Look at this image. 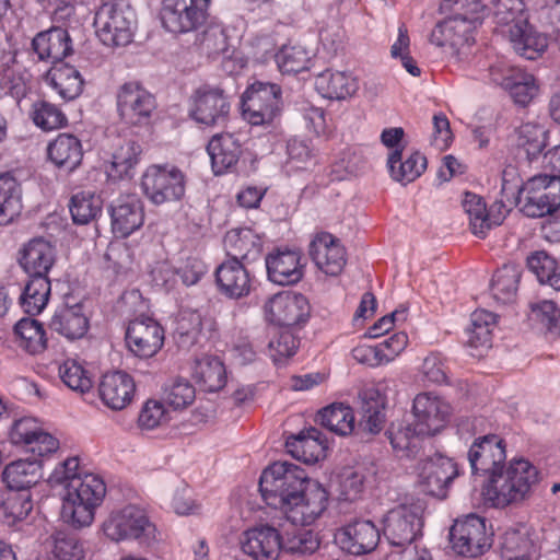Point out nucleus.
<instances>
[{
    "label": "nucleus",
    "mask_w": 560,
    "mask_h": 560,
    "mask_svg": "<svg viewBox=\"0 0 560 560\" xmlns=\"http://www.w3.org/2000/svg\"><path fill=\"white\" fill-rule=\"evenodd\" d=\"M15 341L19 348L36 355L47 348V337L43 325L33 318H22L14 327Z\"/></svg>",
    "instance_id": "obj_46"
},
{
    "label": "nucleus",
    "mask_w": 560,
    "mask_h": 560,
    "mask_svg": "<svg viewBox=\"0 0 560 560\" xmlns=\"http://www.w3.org/2000/svg\"><path fill=\"white\" fill-rule=\"evenodd\" d=\"M477 24L459 16H448L433 28L430 42L439 47L450 46L462 69L470 67Z\"/></svg>",
    "instance_id": "obj_8"
},
{
    "label": "nucleus",
    "mask_w": 560,
    "mask_h": 560,
    "mask_svg": "<svg viewBox=\"0 0 560 560\" xmlns=\"http://www.w3.org/2000/svg\"><path fill=\"white\" fill-rule=\"evenodd\" d=\"M299 346V338L290 329H273L268 342V353L275 363H280L293 357Z\"/></svg>",
    "instance_id": "obj_59"
},
{
    "label": "nucleus",
    "mask_w": 560,
    "mask_h": 560,
    "mask_svg": "<svg viewBox=\"0 0 560 560\" xmlns=\"http://www.w3.org/2000/svg\"><path fill=\"white\" fill-rule=\"evenodd\" d=\"M211 3L212 0H161V24L173 34L196 32L207 23Z\"/></svg>",
    "instance_id": "obj_7"
},
{
    "label": "nucleus",
    "mask_w": 560,
    "mask_h": 560,
    "mask_svg": "<svg viewBox=\"0 0 560 560\" xmlns=\"http://www.w3.org/2000/svg\"><path fill=\"white\" fill-rule=\"evenodd\" d=\"M103 201L100 196L91 191H80L72 196L69 209L72 220L77 224H88L101 213Z\"/></svg>",
    "instance_id": "obj_54"
},
{
    "label": "nucleus",
    "mask_w": 560,
    "mask_h": 560,
    "mask_svg": "<svg viewBox=\"0 0 560 560\" xmlns=\"http://www.w3.org/2000/svg\"><path fill=\"white\" fill-rule=\"evenodd\" d=\"M294 498L283 506L281 512L289 522L299 526L315 523L328 505V492L317 480L307 482Z\"/></svg>",
    "instance_id": "obj_14"
},
{
    "label": "nucleus",
    "mask_w": 560,
    "mask_h": 560,
    "mask_svg": "<svg viewBox=\"0 0 560 560\" xmlns=\"http://www.w3.org/2000/svg\"><path fill=\"white\" fill-rule=\"evenodd\" d=\"M492 14L495 24L509 37L516 54L535 60L546 50L548 39L528 23L523 0H494Z\"/></svg>",
    "instance_id": "obj_1"
},
{
    "label": "nucleus",
    "mask_w": 560,
    "mask_h": 560,
    "mask_svg": "<svg viewBox=\"0 0 560 560\" xmlns=\"http://www.w3.org/2000/svg\"><path fill=\"white\" fill-rule=\"evenodd\" d=\"M49 327L59 335L73 340L85 335L89 328V322L80 304L72 306L65 305L55 312L50 319Z\"/></svg>",
    "instance_id": "obj_41"
},
{
    "label": "nucleus",
    "mask_w": 560,
    "mask_h": 560,
    "mask_svg": "<svg viewBox=\"0 0 560 560\" xmlns=\"http://www.w3.org/2000/svg\"><path fill=\"white\" fill-rule=\"evenodd\" d=\"M19 254V264L30 277H48L57 259L55 246L43 237L28 241Z\"/></svg>",
    "instance_id": "obj_29"
},
{
    "label": "nucleus",
    "mask_w": 560,
    "mask_h": 560,
    "mask_svg": "<svg viewBox=\"0 0 560 560\" xmlns=\"http://www.w3.org/2000/svg\"><path fill=\"white\" fill-rule=\"evenodd\" d=\"M486 5L481 0H443L441 11L451 13V16H459L476 24L483 18Z\"/></svg>",
    "instance_id": "obj_61"
},
{
    "label": "nucleus",
    "mask_w": 560,
    "mask_h": 560,
    "mask_svg": "<svg viewBox=\"0 0 560 560\" xmlns=\"http://www.w3.org/2000/svg\"><path fill=\"white\" fill-rule=\"evenodd\" d=\"M281 88L269 82H254L242 98L244 118L253 126L269 125L280 113Z\"/></svg>",
    "instance_id": "obj_12"
},
{
    "label": "nucleus",
    "mask_w": 560,
    "mask_h": 560,
    "mask_svg": "<svg viewBox=\"0 0 560 560\" xmlns=\"http://www.w3.org/2000/svg\"><path fill=\"white\" fill-rule=\"evenodd\" d=\"M264 310L270 323L290 327L305 323L310 316L311 306L303 294L288 291L270 298Z\"/></svg>",
    "instance_id": "obj_18"
},
{
    "label": "nucleus",
    "mask_w": 560,
    "mask_h": 560,
    "mask_svg": "<svg viewBox=\"0 0 560 560\" xmlns=\"http://www.w3.org/2000/svg\"><path fill=\"white\" fill-rule=\"evenodd\" d=\"M497 325V316L486 310H476L470 315V324L465 330L466 345L476 350L474 357L482 355L492 346V334Z\"/></svg>",
    "instance_id": "obj_37"
},
{
    "label": "nucleus",
    "mask_w": 560,
    "mask_h": 560,
    "mask_svg": "<svg viewBox=\"0 0 560 560\" xmlns=\"http://www.w3.org/2000/svg\"><path fill=\"white\" fill-rule=\"evenodd\" d=\"M42 457L32 459H16L8 464L2 477L7 487L14 491H28L43 477Z\"/></svg>",
    "instance_id": "obj_35"
},
{
    "label": "nucleus",
    "mask_w": 560,
    "mask_h": 560,
    "mask_svg": "<svg viewBox=\"0 0 560 560\" xmlns=\"http://www.w3.org/2000/svg\"><path fill=\"white\" fill-rule=\"evenodd\" d=\"M10 441L33 454L44 457L59 448V441L46 432L38 421L32 417H24L13 422L10 430Z\"/></svg>",
    "instance_id": "obj_20"
},
{
    "label": "nucleus",
    "mask_w": 560,
    "mask_h": 560,
    "mask_svg": "<svg viewBox=\"0 0 560 560\" xmlns=\"http://www.w3.org/2000/svg\"><path fill=\"white\" fill-rule=\"evenodd\" d=\"M266 268L271 282L279 285H292L304 277L305 262L300 250L278 248L267 255Z\"/></svg>",
    "instance_id": "obj_25"
},
{
    "label": "nucleus",
    "mask_w": 560,
    "mask_h": 560,
    "mask_svg": "<svg viewBox=\"0 0 560 560\" xmlns=\"http://www.w3.org/2000/svg\"><path fill=\"white\" fill-rule=\"evenodd\" d=\"M282 549V539L277 528L258 525L243 534L242 550L254 560H277Z\"/></svg>",
    "instance_id": "obj_26"
},
{
    "label": "nucleus",
    "mask_w": 560,
    "mask_h": 560,
    "mask_svg": "<svg viewBox=\"0 0 560 560\" xmlns=\"http://www.w3.org/2000/svg\"><path fill=\"white\" fill-rule=\"evenodd\" d=\"M104 535L113 541L138 540L147 544L154 538L155 526L147 513L135 505L110 513L103 523Z\"/></svg>",
    "instance_id": "obj_11"
},
{
    "label": "nucleus",
    "mask_w": 560,
    "mask_h": 560,
    "mask_svg": "<svg viewBox=\"0 0 560 560\" xmlns=\"http://www.w3.org/2000/svg\"><path fill=\"white\" fill-rule=\"evenodd\" d=\"M540 481L538 468L528 459L518 457L502 466L489 477L486 498L495 508H505L528 498Z\"/></svg>",
    "instance_id": "obj_2"
},
{
    "label": "nucleus",
    "mask_w": 560,
    "mask_h": 560,
    "mask_svg": "<svg viewBox=\"0 0 560 560\" xmlns=\"http://www.w3.org/2000/svg\"><path fill=\"white\" fill-rule=\"evenodd\" d=\"M387 434L394 451L401 457L415 454L419 448L421 438L427 435L419 432L415 422L407 421L392 423Z\"/></svg>",
    "instance_id": "obj_48"
},
{
    "label": "nucleus",
    "mask_w": 560,
    "mask_h": 560,
    "mask_svg": "<svg viewBox=\"0 0 560 560\" xmlns=\"http://www.w3.org/2000/svg\"><path fill=\"white\" fill-rule=\"evenodd\" d=\"M285 447L294 458L305 464H315L326 457L327 440L316 428L301 431L287 439Z\"/></svg>",
    "instance_id": "obj_33"
},
{
    "label": "nucleus",
    "mask_w": 560,
    "mask_h": 560,
    "mask_svg": "<svg viewBox=\"0 0 560 560\" xmlns=\"http://www.w3.org/2000/svg\"><path fill=\"white\" fill-rule=\"evenodd\" d=\"M277 66L282 73H299L310 69V52L299 45H284L275 56Z\"/></svg>",
    "instance_id": "obj_58"
},
{
    "label": "nucleus",
    "mask_w": 560,
    "mask_h": 560,
    "mask_svg": "<svg viewBox=\"0 0 560 560\" xmlns=\"http://www.w3.org/2000/svg\"><path fill=\"white\" fill-rule=\"evenodd\" d=\"M412 415L420 433L434 435L448 421L452 415V406L441 396L431 392H423L413 399Z\"/></svg>",
    "instance_id": "obj_17"
},
{
    "label": "nucleus",
    "mask_w": 560,
    "mask_h": 560,
    "mask_svg": "<svg viewBox=\"0 0 560 560\" xmlns=\"http://www.w3.org/2000/svg\"><path fill=\"white\" fill-rule=\"evenodd\" d=\"M32 48L39 60L60 63L71 52L70 37L66 30L54 27L37 34Z\"/></svg>",
    "instance_id": "obj_34"
},
{
    "label": "nucleus",
    "mask_w": 560,
    "mask_h": 560,
    "mask_svg": "<svg viewBox=\"0 0 560 560\" xmlns=\"http://www.w3.org/2000/svg\"><path fill=\"white\" fill-rule=\"evenodd\" d=\"M457 475V465L453 459L436 456L421 464L418 483L424 493L443 499L446 497L450 483Z\"/></svg>",
    "instance_id": "obj_24"
},
{
    "label": "nucleus",
    "mask_w": 560,
    "mask_h": 560,
    "mask_svg": "<svg viewBox=\"0 0 560 560\" xmlns=\"http://www.w3.org/2000/svg\"><path fill=\"white\" fill-rule=\"evenodd\" d=\"M462 206L468 215L471 232L480 238L486 237L492 228L502 224L506 215L503 202H493L487 208L482 197L474 192H465Z\"/></svg>",
    "instance_id": "obj_23"
},
{
    "label": "nucleus",
    "mask_w": 560,
    "mask_h": 560,
    "mask_svg": "<svg viewBox=\"0 0 560 560\" xmlns=\"http://www.w3.org/2000/svg\"><path fill=\"white\" fill-rule=\"evenodd\" d=\"M527 266L540 283L560 291V267L555 258L545 252H537L528 257Z\"/></svg>",
    "instance_id": "obj_56"
},
{
    "label": "nucleus",
    "mask_w": 560,
    "mask_h": 560,
    "mask_svg": "<svg viewBox=\"0 0 560 560\" xmlns=\"http://www.w3.org/2000/svg\"><path fill=\"white\" fill-rule=\"evenodd\" d=\"M452 548L465 557L483 555L492 544V534L488 532L486 518L468 514L455 521L450 530Z\"/></svg>",
    "instance_id": "obj_13"
},
{
    "label": "nucleus",
    "mask_w": 560,
    "mask_h": 560,
    "mask_svg": "<svg viewBox=\"0 0 560 560\" xmlns=\"http://www.w3.org/2000/svg\"><path fill=\"white\" fill-rule=\"evenodd\" d=\"M46 81L65 101L77 98L83 91L84 81L80 72L68 63H55L48 70Z\"/></svg>",
    "instance_id": "obj_40"
},
{
    "label": "nucleus",
    "mask_w": 560,
    "mask_h": 560,
    "mask_svg": "<svg viewBox=\"0 0 560 560\" xmlns=\"http://www.w3.org/2000/svg\"><path fill=\"white\" fill-rule=\"evenodd\" d=\"M224 248L229 259L255 260L262 249L260 236L249 228L233 229L224 236Z\"/></svg>",
    "instance_id": "obj_36"
},
{
    "label": "nucleus",
    "mask_w": 560,
    "mask_h": 560,
    "mask_svg": "<svg viewBox=\"0 0 560 560\" xmlns=\"http://www.w3.org/2000/svg\"><path fill=\"white\" fill-rule=\"evenodd\" d=\"M506 459V443L502 436L489 433L474 440L468 451L472 472L497 474Z\"/></svg>",
    "instance_id": "obj_19"
},
{
    "label": "nucleus",
    "mask_w": 560,
    "mask_h": 560,
    "mask_svg": "<svg viewBox=\"0 0 560 560\" xmlns=\"http://www.w3.org/2000/svg\"><path fill=\"white\" fill-rule=\"evenodd\" d=\"M50 292L49 277H30L20 295L22 310L28 315H38L46 307Z\"/></svg>",
    "instance_id": "obj_47"
},
{
    "label": "nucleus",
    "mask_w": 560,
    "mask_h": 560,
    "mask_svg": "<svg viewBox=\"0 0 560 560\" xmlns=\"http://www.w3.org/2000/svg\"><path fill=\"white\" fill-rule=\"evenodd\" d=\"M365 475L352 467L343 468L336 477V491L343 500L353 501L360 498L364 490Z\"/></svg>",
    "instance_id": "obj_60"
},
{
    "label": "nucleus",
    "mask_w": 560,
    "mask_h": 560,
    "mask_svg": "<svg viewBox=\"0 0 560 560\" xmlns=\"http://www.w3.org/2000/svg\"><path fill=\"white\" fill-rule=\"evenodd\" d=\"M190 116L206 126H215L225 120L231 104L220 85L202 84L191 94Z\"/></svg>",
    "instance_id": "obj_15"
},
{
    "label": "nucleus",
    "mask_w": 560,
    "mask_h": 560,
    "mask_svg": "<svg viewBox=\"0 0 560 560\" xmlns=\"http://www.w3.org/2000/svg\"><path fill=\"white\" fill-rule=\"evenodd\" d=\"M126 342L135 355L152 358L164 343V329L151 317H137L128 325Z\"/></svg>",
    "instance_id": "obj_21"
},
{
    "label": "nucleus",
    "mask_w": 560,
    "mask_h": 560,
    "mask_svg": "<svg viewBox=\"0 0 560 560\" xmlns=\"http://www.w3.org/2000/svg\"><path fill=\"white\" fill-rule=\"evenodd\" d=\"M136 394L132 376L124 371L105 373L98 384L103 404L113 410H122L131 404Z\"/></svg>",
    "instance_id": "obj_27"
},
{
    "label": "nucleus",
    "mask_w": 560,
    "mask_h": 560,
    "mask_svg": "<svg viewBox=\"0 0 560 560\" xmlns=\"http://www.w3.org/2000/svg\"><path fill=\"white\" fill-rule=\"evenodd\" d=\"M521 211L529 218L550 215L560 207V176L538 174L520 192Z\"/></svg>",
    "instance_id": "obj_9"
},
{
    "label": "nucleus",
    "mask_w": 560,
    "mask_h": 560,
    "mask_svg": "<svg viewBox=\"0 0 560 560\" xmlns=\"http://www.w3.org/2000/svg\"><path fill=\"white\" fill-rule=\"evenodd\" d=\"M335 538L347 552L364 555L377 546L380 530L371 521L357 520L338 530Z\"/></svg>",
    "instance_id": "obj_28"
},
{
    "label": "nucleus",
    "mask_w": 560,
    "mask_h": 560,
    "mask_svg": "<svg viewBox=\"0 0 560 560\" xmlns=\"http://www.w3.org/2000/svg\"><path fill=\"white\" fill-rule=\"evenodd\" d=\"M310 256L322 272L331 277L340 275L347 264L345 246L328 232H318L313 236Z\"/></svg>",
    "instance_id": "obj_22"
},
{
    "label": "nucleus",
    "mask_w": 560,
    "mask_h": 560,
    "mask_svg": "<svg viewBox=\"0 0 560 560\" xmlns=\"http://www.w3.org/2000/svg\"><path fill=\"white\" fill-rule=\"evenodd\" d=\"M220 291L229 298L241 299L249 294L253 278L246 267L237 259H226L215 271Z\"/></svg>",
    "instance_id": "obj_32"
},
{
    "label": "nucleus",
    "mask_w": 560,
    "mask_h": 560,
    "mask_svg": "<svg viewBox=\"0 0 560 560\" xmlns=\"http://www.w3.org/2000/svg\"><path fill=\"white\" fill-rule=\"evenodd\" d=\"M186 176L171 164H152L141 177L144 196L154 205L179 200L185 194Z\"/></svg>",
    "instance_id": "obj_10"
},
{
    "label": "nucleus",
    "mask_w": 560,
    "mask_h": 560,
    "mask_svg": "<svg viewBox=\"0 0 560 560\" xmlns=\"http://www.w3.org/2000/svg\"><path fill=\"white\" fill-rule=\"evenodd\" d=\"M106 494L104 480L92 472L74 479L65 492L62 516L73 526H90L94 521L95 510Z\"/></svg>",
    "instance_id": "obj_3"
},
{
    "label": "nucleus",
    "mask_w": 560,
    "mask_h": 560,
    "mask_svg": "<svg viewBox=\"0 0 560 560\" xmlns=\"http://www.w3.org/2000/svg\"><path fill=\"white\" fill-rule=\"evenodd\" d=\"M31 117L35 126L44 131L60 129L68 124V118L61 108L48 101L35 102Z\"/></svg>",
    "instance_id": "obj_57"
},
{
    "label": "nucleus",
    "mask_w": 560,
    "mask_h": 560,
    "mask_svg": "<svg viewBox=\"0 0 560 560\" xmlns=\"http://www.w3.org/2000/svg\"><path fill=\"white\" fill-rule=\"evenodd\" d=\"M85 471L80 467L79 458L68 457L59 463L49 475L48 482L51 487L63 486L66 492L69 491V485L77 478L83 477Z\"/></svg>",
    "instance_id": "obj_63"
},
{
    "label": "nucleus",
    "mask_w": 560,
    "mask_h": 560,
    "mask_svg": "<svg viewBox=\"0 0 560 560\" xmlns=\"http://www.w3.org/2000/svg\"><path fill=\"white\" fill-rule=\"evenodd\" d=\"M521 69L522 68L511 65L503 58H497L489 62L485 59L482 54L476 52L472 56L470 67L466 70L477 72V77L481 80H488L489 82L506 90Z\"/></svg>",
    "instance_id": "obj_38"
},
{
    "label": "nucleus",
    "mask_w": 560,
    "mask_h": 560,
    "mask_svg": "<svg viewBox=\"0 0 560 560\" xmlns=\"http://www.w3.org/2000/svg\"><path fill=\"white\" fill-rule=\"evenodd\" d=\"M22 210V188L12 173L0 174V225L11 223Z\"/></svg>",
    "instance_id": "obj_44"
},
{
    "label": "nucleus",
    "mask_w": 560,
    "mask_h": 560,
    "mask_svg": "<svg viewBox=\"0 0 560 560\" xmlns=\"http://www.w3.org/2000/svg\"><path fill=\"white\" fill-rule=\"evenodd\" d=\"M506 91L516 104L525 106L537 95L538 85L532 73L521 69Z\"/></svg>",
    "instance_id": "obj_62"
},
{
    "label": "nucleus",
    "mask_w": 560,
    "mask_h": 560,
    "mask_svg": "<svg viewBox=\"0 0 560 560\" xmlns=\"http://www.w3.org/2000/svg\"><path fill=\"white\" fill-rule=\"evenodd\" d=\"M317 92L329 100H346L359 90V81L349 72L326 70L315 79Z\"/></svg>",
    "instance_id": "obj_39"
},
{
    "label": "nucleus",
    "mask_w": 560,
    "mask_h": 560,
    "mask_svg": "<svg viewBox=\"0 0 560 560\" xmlns=\"http://www.w3.org/2000/svg\"><path fill=\"white\" fill-rule=\"evenodd\" d=\"M33 510L30 491L8 490L0 494V518L8 525L24 520Z\"/></svg>",
    "instance_id": "obj_50"
},
{
    "label": "nucleus",
    "mask_w": 560,
    "mask_h": 560,
    "mask_svg": "<svg viewBox=\"0 0 560 560\" xmlns=\"http://www.w3.org/2000/svg\"><path fill=\"white\" fill-rule=\"evenodd\" d=\"M317 419L322 425L342 436L351 434L354 430L353 409L343 402H334L323 408Z\"/></svg>",
    "instance_id": "obj_49"
},
{
    "label": "nucleus",
    "mask_w": 560,
    "mask_h": 560,
    "mask_svg": "<svg viewBox=\"0 0 560 560\" xmlns=\"http://www.w3.org/2000/svg\"><path fill=\"white\" fill-rule=\"evenodd\" d=\"M215 175L232 171L242 154V143L235 133L223 132L214 135L207 145Z\"/></svg>",
    "instance_id": "obj_31"
},
{
    "label": "nucleus",
    "mask_w": 560,
    "mask_h": 560,
    "mask_svg": "<svg viewBox=\"0 0 560 560\" xmlns=\"http://www.w3.org/2000/svg\"><path fill=\"white\" fill-rule=\"evenodd\" d=\"M521 278V268L515 264H505L493 275L491 292L493 298L501 303H510L514 300Z\"/></svg>",
    "instance_id": "obj_53"
},
{
    "label": "nucleus",
    "mask_w": 560,
    "mask_h": 560,
    "mask_svg": "<svg viewBox=\"0 0 560 560\" xmlns=\"http://www.w3.org/2000/svg\"><path fill=\"white\" fill-rule=\"evenodd\" d=\"M49 160L58 167L74 170L82 160L81 141L73 135L60 133L47 148Z\"/></svg>",
    "instance_id": "obj_42"
},
{
    "label": "nucleus",
    "mask_w": 560,
    "mask_h": 560,
    "mask_svg": "<svg viewBox=\"0 0 560 560\" xmlns=\"http://www.w3.org/2000/svg\"><path fill=\"white\" fill-rule=\"evenodd\" d=\"M110 218L113 231L127 237L144 222L143 202L135 194L120 196L110 207Z\"/></svg>",
    "instance_id": "obj_30"
},
{
    "label": "nucleus",
    "mask_w": 560,
    "mask_h": 560,
    "mask_svg": "<svg viewBox=\"0 0 560 560\" xmlns=\"http://www.w3.org/2000/svg\"><path fill=\"white\" fill-rule=\"evenodd\" d=\"M311 481L314 479L308 478L300 466L288 462H276L262 471L259 490L269 506L282 510Z\"/></svg>",
    "instance_id": "obj_4"
},
{
    "label": "nucleus",
    "mask_w": 560,
    "mask_h": 560,
    "mask_svg": "<svg viewBox=\"0 0 560 560\" xmlns=\"http://www.w3.org/2000/svg\"><path fill=\"white\" fill-rule=\"evenodd\" d=\"M139 145L133 141H124L112 154L106 174L113 180L131 177V171L138 163Z\"/></svg>",
    "instance_id": "obj_52"
},
{
    "label": "nucleus",
    "mask_w": 560,
    "mask_h": 560,
    "mask_svg": "<svg viewBox=\"0 0 560 560\" xmlns=\"http://www.w3.org/2000/svg\"><path fill=\"white\" fill-rule=\"evenodd\" d=\"M196 398L192 384L185 378H176L165 392V399L174 409H184Z\"/></svg>",
    "instance_id": "obj_64"
},
{
    "label": "nucleus",
    "mask_w": 560,
    "mask_h": 560,
    "mask_svg": "<svg viewBox=\"0 0 560 560\" xmlns=\"http://www.w3.org/2000/svg\"><path fill=\"white\" fill-rule=\"evenodd\" d=\"M95 34L109 47L126 46L132 40L136 18L131 10L122 4L108 1L96 10L94 15Z\"/></svg>",
    "instance_id": "obj_6"
},
{
    "label": "nucleus",
    "mask_w": 560,
    "mask_h": 560,
    "mask_svg": "<svg viewBox=\"0 0 560 560\" xmlns=\"http://www.w3.org/2000/svg\"><path fill=\"white\" fill-rule=\"evenodd\" d=\"M425 504L411 499L390 509L383 517V533L390 545L405 547L422 534Z\"/></svg>",
    "instance_id": "obj_5"
},
{
    "label": "nucleus",
    "mask_w": 560,
    "mask_h": 560,
    "mask_svg": "<svg viewBox=\"0 0 560 560\" xmlns=\"http://www.w3.org/2000/svg\"><path fill=\"white\" fill-rule=\"evenodd\" d=\"M194 377L203 390L218 392L226 384V370L218 357L203 355L195 363Z\"/></svg>",
    "instance_id": "obj_45"
},
{
    "label": "nucleus",
    "mask_w": 560,
    "mask_h": 560,
    "mask_svg": "<svg viewBox=\"0 0 560 560\" xmlns=\"http://www.w3.org/2000/svg\"><path fill=\"white\" fill-rule=\"evenodd\" d=\"M362 417L360 428L371 434L382 431L385 423L384 399L375 389H366L361 394Z\"/></svg>",
    "instance_id": "obj_51"
},
{
    "label": "nucleus",
    "mask_w": 560,
    "mask_h": 560,
    "mask_svg": "<svg viewBox=\"0 0 560 560\" xmlns=\"http://www.w3.org/2000/svg\"><path fill=\"white\" fill-rule=\"evenodd\" d=\"M387 164L393 179L407 185L425 171L427 159L423 154L413 152L402 160L401 150L396 149L389 154Z\"/></svg>",
    "instance_id": "obj_43"
},
{
    "label": "nucleus",
    "mask_w": 560,
    "mask_h": 560,
    "mask_svg": "<svg viewBox=\"0 0 560 560\" xmlns=\"http://www.w3.org/2000/svg\"><path fill=\"white\" fill-rule=\"evenodd\" d=\"M62 383L71 390L81 394L89 392L93 386L92 374L75 359L65 360L58 369Z\"/></svg>",
    "instance_id": "obj_55"
},
{
    "label": "nucleus",
    "mask_w": 560,
    "mask_h": 560,
    "mask_svg": "<svg viewBox=\"0 0 560 560\" xmlns=\"http://www.w3.org/2000/svg\"><path fill=\"white\" fill-rule=\"evenodd\" d=\"M155 107L154 96L137 82H127L118 90L117 110L126 124H145Z\"/></svg>",
    "instance_id": "obj_16"
}]
</instances>
